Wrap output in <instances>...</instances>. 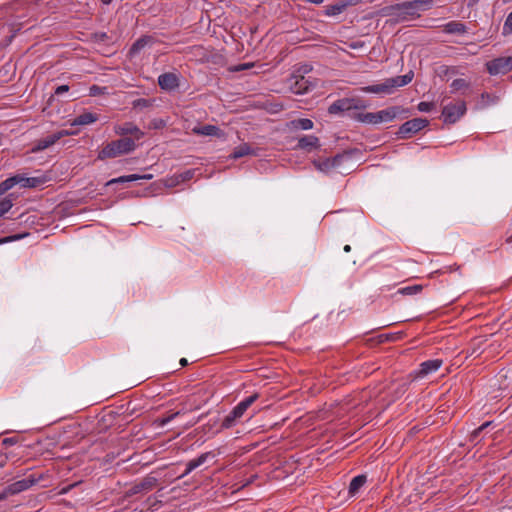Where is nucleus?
<instances>
[{
	"label": "nucleus",
	"mask_w": 512,
	"mask_h": 512,
	"mask_svg": "<svg viewBox=\"0 0 512 512\" xmlns=\"http://www.w3.org/2000/svg\"><path fill=\"white\" fill-rule=\"evenodd\" d=\"M157 483V478L149 475L145 477L141 482L133 485L132 488L130 489V494L134 495L143 491H150L157 485Z\"/></svg>",
	"instance_id": "2eb2a0df"
},
{
	"label": "nucleus",
	"mask_w": 512,
	"mask_h": 512,
	"mask_svg": "<svg viewBox=\"0 0 512 512\" xmlns=\"http://www.w3.org/2000/svg\"><path fill=\"white\" fill-rule=\"evenodd\" d=\"M450 87L451 93H457L462 91V94H465L464 91L470 89L471 83L464 78H458L452 81Z\"/></svg>",
	"instance_id": "bb28decb"
},
{
	"label": "nucleus",
	"mask_w": 512,
	"mask_h": 512,
	"mask_svg": "<svg viewBox=\"0 0 512 512\" xmlns=\"http://www.w3.org/2000/svg\"><path fill=\"white\" fill-rule=\"evenodd\" d=\"M23 237H24V235L8 236V237L0 239V244L12 242V241H15V240H19V239H21Z\"/></svg>",
	"instance_id": "a18cd8bd"
},
{
	"label": "nucleus",
	"mask_w": 512,
	"mask_h": 512,
	"mask_svg": "<svg viewBox=\"0 0 512 512\" xmlns=\"http://www.w3.org/2000/svg\"><path fill=\"white\" fill-rule=\"evenodd\" d=\"M136 149L134 139L129 137H122L120 139L111 141L104 146L98 153L97 158L99 160H105L109 158H116L121 155L129 154Z\"/></svg>",
	"instance_id": "20e7f679"
},
{
	"label": "nucleus",
	"mask_w": 512,
	"mask_h": 512,
	"mask_svg": "<svg viewBox=\"0 0 512 512\" xmlns=\"http://www.w3.org/2000/svg\"><path fill=\"white\" fill-rule=\"evenodd\" d=\"M215 456V453L212 451L202 453L197 458L190 460L186 466L193 471L194 469L204 464L209 458H214Z\"/></svg>",
	"instance_id": "412c9836"
},
{
	"label": "nucleus",
	"mask_w": 512,
	"mask_h": 512,
	"mask_svg": "<svg viewBox=\"0 0 512 512\" xmlns=\"http://www.w3.org/2000/svg\"><path fill=\"white\" fill-rule=\"evenodd\" d=\"M3 443L6 444V445H11V444L15 443V440L13 438H5L3 440Z\"/></svg>",
	"instance_id": "13d9d810"
},
{
	"label": "nucleus",
	"mask_w": 512,
	"mask_h": 512,
	"mask_svg": "<svg viewBox=\"0 0 512 512\" xmlns=\"http://www.w3.org/2000/svg\"><path fill=\"white\" fill-rule=\"evenodd\" d=\"M179 363H180V365H181L182 367H184V366H187V365H188V361H187V359H186V358H181V359H180V361H179Z\"/></svg>",
	"instance_id": "052dcab7"
},
{
	"label": "nucleus",
	"mask_w": 512,
	"mask_h": 512,
	"mask_svg": "<svg viewBox=\"0 0 512 512\" xmlns=\"http://www.w3.org/2000/svg\"><path fill=\"white\" fill-rule=\"evenodd\" d=\"M104 37H106V34H105V33H103L102 35H100V38H104Z\"/></svg>",
	"instance_id": "0e129e2a"
},
{
	"label": "nucleus",
	"mask_w": 512,
	"mask_h": 512,
	"mask_svg": "<svg viewBox=\"0 0 512 512\" xmlns=\"http://www.w3.org/2000/svg\"><path fill=\"white\" fill-rule=\"evenodd\" d=\"M413 76V72L410 71L405 75L387 78L382 83L362 87L361 91L371 94L390 95L394 93L396 89L409 84Z\"/></svg>",
	"instance_id": "f03ea898"
},
{
	"label": "nucleus",
	"mask_w": 512,
	"mask_h": 512,
	"mask_svg": "<svg viewBox=\"0 0 512 512\" xmlns=\"http://www.w3.org/2000/svg\"><path fill=\"white\" fill-rule=\"evenodd\" d=\"M97 120H98L97 114L91 113V112H85V113H82V114L78 115L77 117H75L71 121V125L72 126H83V125L92 124V123L96 122Z\"/></svg>",
	"instance_id": "aec40b11"
},
{
	"label": "nucleus",
	"mask_w": 512,
	"mask_h": 512,
	"mask_svg": "<svg viewBox=\"0 0 512 512\" xmlns=\"http://www.w3.org/2000/svg\"><path fill=\"white\" fill-rule=\"evenodd\" d=\"M312 70V66L310 64H301L293 73L305 74L309 73Z\"/></svg>",
	"instance_id": "37998d69"
},
{
	"label": "nucleus",
	"mask_w": 512,
	"mask_h": 512,
	"mask_svg": "<svg viewBox=\"0 0 512 512\" xmlns=\"http://www.w3.org/2000/svg\"><path fill=\"white\" fill-rule=\"evenodd\" d=\"M72 134H74V133L73 132H69L67 130H61V131H58V132L53 133L51 135H48L47 137L39 139L36 142V145L33 148V151L45 150V149L49 148L50 146L54 145L62 137L68 136V135H72Z\"/></svg>",
	"instance_id": "9d476101"
},
{
	"label": "nucleus",
	"mask_w": 512,
	"mask_h": 512,
	"mask_svg": "<svg viewBox=\"0 0 512 512\" xmlns=\"http://www.w3.org/2000/svg\"><path fill=\"white\" fill-rule=\"evenodd\" d=\"M194 176V171L193 170H187L185 172H182L178 175H175L173 178H171L169 180V182L167 183L168 186H174L180 182H185V181H188L190 180L192 177Z\"/></svg>",
	"instance_id": "7c9ffc66"
},
{
	"label": "nucleus",
	"mask_w": 512,
	"mask_h": 512,
	"mask_svg": "<svg viewBox=\"0 0 512 512\" xmlns=\"http://www.w3.org/2000/svg\"><path fill=\"white\" fill-rule=\"evenodd\" d=\"M193 133L197 135L213 136L217 138H221L224 136V132L215 125H203L194 127Z\"/></svg>",
	"instance_id": "dca6fc26"
},
{
	"label": "nucleus",
	"mask_w": 512,
	"mask_h": 512,
	"mask_svg": "<svg viewBox=\"0 0 512 512\" xmlns=\"http://www.w3.org/2000/svg\"><path fill=\"white\" fill-rule=\"evenodd\" d=\"M345 9V4L341 0H337L334 4L326 7L325 14L327 16H336L341 14Z\"/></svg>",
	"instance_id": "c756f323"
},
{
	"label": "nucleus",
	"mask_w": 512,
	"mask_h": 512,
	"mask_svg": "<svg viewBox=\"0 0 512 512\" xmlns=\"http://www.w3.org/2000/svg\"><path fill=\"white\" fill-rule=\"evenodd\" d=\"M39 481V478L30 475L29 477L16 481L6 487V493H10V495H15L21 493L33 485H35Z\"/></svg>",
	"instance_id": "f8f14e48"
},
{
	"label": "nucleus",
	"mask_w": 512,
	"mask_h": 512,
	"mask_svg": "<svg viewBox=\"0 0 512 512\" xmlns=\"http://www.w3.org/2000/svg\"><path fill=\"white\" fill-rule=\"evenodd\" d=\"M349 46L352 49H358V48L363 46V43L359 42V41L358 42H352Z\"/></svg>",
	"instance_id": "603ef678"
},
{
	"label": "nucleus",
	"mask_w": 512,
	"mask_h": 512,
	"mask_svg": "<svg viewBox=\"0 0 512 512\" xmlns=\"http://www.w3.org/2000/svg\"><path fill=\"white\" fill-rule=\"evenodd\" d=\"M466 111V103L463 100L449 103L442 109L443 122L446 124H454L465 115Z\"/></svg>",
	"instance_id": "423d86ee"
},
{
	"label": "nucleus",
	"mask_w": 512,
	"mask_h": 512,
	"mask_svg": "<svg viewBox=\"0 0 512 512\" xmlns=\"http://www.w3.org/2000/svg\"><path fill=\"white\" fill-rule=\"evenodd\" d=\"M137 178H138V174H131V175L120 176L118 178H113V179L109 180L106 183V185L110 186V185H113V184H116V183L133 182V181H137Z\"/></svg>",
	"instance_id": "2f4dec72"
},
{
	"label": "nucleus",
	"mask_w": 512,
	"mask_h": 512,
	"mask_svg": "<svg viewBox=\"0 0 512 512\" xmlns=\"http://www.w3.org/2000/svg\"><path fill=\"white\" fill-rule=\"evenodd\" d=\"M344 4H345V7L347 8L348 6H352V5H356L358 3H360L361 0H341Z\"/></svg>",
	"instance_id": "8fccbe9b"
},
{
	"label": "nucleus",
	"mask_w": 512,
	"mask_h": 512,
	"mask_svg": "<svg viewBox=\"0 0 512 512\" xmlns=\"http://www.w3.org/2000/svg\"><path fill=\"white\" fill-rule=\"evenodd\" d=\"M158 85L162 90L173 91L179 86V78L175 73H163L158 77Z\"/></svg>",
	"instance_id": "4468645a"
},
{
	"label": "nucleus",
	"mask_w": 512,
	"mask_h": 512,
	"mask_svg": "<svg viewBox=\"0 0 512 512\" xmlns=\"http://www.w3.org/2000/svg\"><path fill=\"white\" fill-rule=\"evenodd\" d=\"M252 67V64H241L235 68V71H242Z\"/></svg>",
	"instance_id": "3c124183"
},
{
	"label": "nucleus",
	"mask_w": 512,
	"mask_h": 512,
	"mask_svg": "<svg viewBox=\"0 0 512 512\" xmlns=\"http://www.w3.org/2000/svg\"><path fill=\"white\" fill-rule=\"evenodd\" d=\"M192 472V470H190L187 466L185 468V471L178 477V478H184L186 477L188 474H190Z\"/></svg>",
	"instance_id": "4d7b16f0"
},
{
	"label": "nucleus",
	"mask_w": 512,
	"mask_h": 512,
	"mask_svg": "<svg viewBox=\"0 0 512 512\" xmlns=\"http://www.w3.org/2000/svg\"><path fill=\"white\" fill-rule=\"evenodd\" d=\"M186 411H187V410L183 408V409H181V410H178V411H176V412H174V413L170 414L168 417H166V418L162 419L161 424H162V425H166V424H168L169 422H171L173 419H175V418H176V417H178L179 415L186 413Z\"/></svg>",
	"instance_id": "ea45409f"
},
{
	"label": "nucleus",
	"mask_w": 512,
	"mask_h": 512,
	"mask_svg": "<svg viewBox=\"0 0 512 512\" xmlns=\"http://www.w3.org/2000/svg\"><path fill=\"white\" fill-rule=\"evenodd\" d=\"M442 30L444 33H447V34L462 35L467 32V26L460 21L453 20V21H450V22L442 25Z\"/></svg>",
	"instance_id": "a211bd4d"
},
{
	"label": "nucleus",
	"mask_w": 512,
	"mask_h": 512,
	"mask_svg": "<svg viewBox=\"0 0 512 512\" xmlns=\"http://www.w3.org/2000/svg\"><path fill=\"white\" fill-rule=\"evenodd\" d=\"M259 398L258 393H253L252 395L246 397L241 400L234 408L238 410V412L242 415L247 411V409Z\"/></svg>",
	"instance_id": "a878e982"
},
{
	"label": "nucleus",
	"mask_w": 512,
	"mask_h": 512,
	"mask_svg": "<svg viewBox=\"0 0 512 512\" xmlns=\"http://www.w3.org/2000/svg\"><path fill=\"white\" fill-rule=\"evenodd\" d=\"M429 121L425 118H414L403 123L396 135L399 139H407L427 127Z\"/></svg>",
	"instance_id": "0eeeda50"
},
{
	"label": "nucleus",
	"mask_w": 512,
	"mask_h": 512,
	"mask_svg": "<svg viewBox=\"0 0 512 512\" xmlns=\"http://www.w3.org/2000/svg\"><path fill=\"white\" fill-rule=\"evenodd\" d=\"M152 105H153V100L146 99V98H138L132 102L133 109H139V110L149 108Z\"/></svg>",
	"instance_id": "f704fd0d"
},
{
	"label": "nucleus",
	"mask_w": 512,
	"mask_h": 512,
	"mask_svg": "<svg viewBox=\"0 0 512 512\" xmlns=\"http://www.w3.org/2000/svg\"><path fill=\"white\" fill-rule=\"evenodd\" d=\"M490 75L506 74L512 70V56L498 57L486 63Z\"/></svg>",
	"instance_id": "6e6552de"
},
{
	"label": "nucleus",
	"mask_w": 512,
	"mask_h": 512,
	"mask_svg": "<svg viewBox=\"0 0 512 512\" xmlns=\"http://www.w3.org/2000/svg\"><path fill=\"white\" fill-rule=\"evenodd\" d=\"M8 496H11L10 493H6V488L0 493V501L5 500Z\"/></svg>",
	"instance_id": "5fc2aeb1"
},
{
	"label": "nucleus",
	"mask_w": 512,
	"mask_h": 512,
	"mask_svg": "<svg viewBox=\"0 0 512 512\" xmlns=\"http://www.w3.org/2000/svg\"><path fill=\"white\" fill-rule=\"evenodd\" d=\"M358 105L356 104V100L353 98H342L335 102H333L328 107L329 114H340L345 111H350L353 109H358Z\"/></svg>",
	"instance_id": "9b49d317"
},
{
	"label": "nucleus",
	"mask_w": 512,
	"mask_h": 512,
	"mask_svg": "<svg viewBox=\"0 0 512 512\" xmlns=\"http://www.w3.org/2000/svg\"><path fill=\"white\" fill-rule=\"evenodd\" d=\"M151 42V37L143 36L137 39L130 48L129 53L131 55H135L139 53L145 46H147Z\"/></svg>",
	"instance_id": "c85d7f7f"
},
{
	"label": "nucleus",
	"mask_w": 512,
	"mask_h": 512,
	"mask_svg": "<svg viewBox=\"0 0 512 512\" xmlns=\"http://www.w3.org/2000/svg\"><path fill=\"white\" fill-rule=\"evenodd\" d=\"M153 175L152 174H144V175H139L138 174V178L137 180H140V179H146V180H150L152 179Z\"/></svg>",
	"instance_id": "864d4df0"
},
{
	"label": "nucleus",
	"mask_w": 512,
	"mask_h": 512,
	"mask_svg": "<svg viewBox=\"0 0 512 512\" xmlns=\"http://www.w3.org/2000/svg\"><path fill=\"white\" fill-rule=\"evenodd\" d=\"M480 0H468V7H473L475 6Z\"/></svg>",
	"instance_id": "bf43d9fd"
},
{
	"label": "nucleus",
	"mask_w": 512,
	"mask_h": 512,
	"mask_svg": "<svg viewBox=\"0 0 512 512\" xmlns=\"http://www.w3.org/2000/svg\"><path fill=\"white\" fill-rule=\"evenodd\" d=\"M203 418V415L197 417L196 419H194L193 421H191L188 425V427H192L194 426L195 424H197L201 419Z\"/></svg>",
	"instance_id": "6e6d98bb"
},
{
	"label": "nucleus",
	"mask_w": 512,
	"mask_h": 512,
	"mask_svg": "<svg viewBox=\"0 0 512 512\" xmlns=\"http://www.w3.org/2000/svg\"><path fill=\"white\" fill-rule=\"evenodd\" d=\"M343 250H344L346 253H348V252H350V251H351V246H350V245H345V246H344V248H343Z\"/></svg>",
	"instance_id": "680f3d73"
},
{
	"label": "nucleus",
	"mask_w": 512,
	"mask_h": 512,
	"mask_svg": "<svg viewBox=\"0 0 512 512\" xmlns=\"http://www.w3.org/2000/svg\"><path fill=\"white\" fill-rule=\"evenodd\" d=\"M105 90H106L105 87H100L98 85H92L89 88V95L90 96H98L100 94H103L105 92Z\"/></svg>",
	"instance_id": "79ce46f5"
},
{
	"label": "nucleus",
	"mask_w": 512,
	"mask_h": 512,
	"mask_svg": "<svg viewBox=\"0 0 512 512\" xmlns=\"http://www.w3.org/2000/svg\"><path fill=\"white\" fill-rule=\"evenodd\" d=\"M512 33V11L508 14L506 17V20L503 25L502 34L503 35H509Z\"/></svg>",
	"instance_id": "4c0bfd02"
},
{
	"label": "nucleus",
	"mask_w": 512,
	"mask_h": 512,
	"mask_svg": "<svg viewBox=\"0 0 512 512\" xmlns=\"http://www.w3.org/2000/svg\"><path fill=\"white\" fill-rule=\"evenodd\" d=\"M443 364L441 359H430L422 362L416 372V377L424 378L432 373H435Z\"/></svg>",
	"instance_id": "ddd939ff"
},
{
	"label": "nucleus",
	"mask_w": 512,
	"mask_h": 512,
	"mask_svg": "<svg viewBox=\"0 0 512 512\" xmlns=\"http://www.w3.org/2000/svg\"><path fill=\"white\" fill-rule=\"evenodd\" d=\"M341 159H342V157H341V156H339V155L335 156V157H334V158H332V159H326L325 161H323V162L319 165V168H320L321 170H325V171H327V170H329V169H331V168L336 167V166L339 164V162L341 161Z\"/></svg>",
	"instance_id": "72a5a7b5"
},
{
	"label": "nucleus",
	"mask_w": 512,
	"mask_h": 512,
	"mask_svg": "<svg viewBox=\"0 0 512 512\" xmlns=\"http://www.w3.org/2000/svg\"><path fill=\"white\" fill-rule=\"evenodd\" d=\"M492 421H487L485 423H483L482 425H480L477 429H475L473 431V433L471 434V439L473 441L477 440V437L479 436V434L484 431L485 429H487L489 426L492 425Z\"/></svg>",
	"instance_id": "58836bf2"
},
{
	"label": "nucleus",
	"mask_w": 512,
	"mask_h": 512,
	"mask_svg": "<svg viewBox=\"0 0 512 512\" xmlns=\"http://www.w3.org/2000/svg\"><path fill=\"white\" fill-rule=\"evenodd\" d=\"M69 91V86L68 85H60L58 86L56 89H55V94L56 95H61L65 92H68Z\"/></svg>",
	"instance_id": "de8ad7c7"
},
{
	"label": "nucleus",
	"mask_w": 512,
	"mask_h": 512,
	"mask_svg": "<svg viewBox=\"0 0 512 512\" xmlns=\"http://www.w3.org/2000/svg\"><path fill=\"white\" fill-rule=\"evenodd\" d=\"M422 289H423L422 285L415 284V285L400 288L398 290V293L402 294V295H415V294L420 293L422 291Z\"/></svg>",
	"instance_id": "473e14b6"
},
{
	"label": "nucleus",
	"mask_w": 512,
	"mask_h": 512,
	"mask_svg": "<svg viewBox=\"0 0 512 512\" xmlns=\"http://www.w3.org/2000/svg\"><path fill=\"white\" fill-rule=\"evenodd\" d=\"M13 206V202L9 197L0 201V217L7 213Z\"/></svg>",
	"instance_id": "e433bc0d"
},
{
	"label": "nucleus",
	"mask_w": 512,
	"mask_h": 512,
	"mask_svg": "<svg viewBox=\"0 0 512 512\" xmlns=\"http://www.w3.org/2000/svg\"><path fill=\"white\" fill-rule=\"evenodd\" d=\"M365 475L355 476L349 484V494L355 495L366 483Z\"/></svg>",
	"instance_id": "cd10ccee"
},
{
	"label": "nucleus",
	"mask_w": 512,
	"mask_h": 512,
	"mask_svg": "<svg viewBox=\"0 0 512 512\" xmlns=\"http://www.w3.org/2000/svg\"><path fill=\"white\" fill-rule=\"evenodd\" d=\"M313 126V121L308 118L295 119L288 123L289 128L296 130H310Z\"/></svg>",
	"instance_id": "5701e85b"
},
{
	"label": "nucleus",
	"mask_w": 512,
	"mask_h": 512,
	"mask_svg": "<svg viewBox=\"0 0 512 512\" xmlns=\"http://www.w3.org/2000/svg\"><path fill=\"white\" fill-rule=\"evenodd\" d=\"M247 155H256V153L249 146V144L243 143V144L235 147V149L230 157L233 159H239V158L247 156Z\"/></svg>",
	"instance_id": "393cba45"
},
{
	"label": "nucleus",
	"mask_w": 512,
	"mask_h": 512,
	"mask_svg": "<svg viewBox=\"0 0 512 512\" xmlns=\"http://www.w3.org/2000/svg\"><path fill=\"white\" fill-rule=\"evenodd\" d=\"M433 0H412L397 3L387 7L388 15H394L402 20L419 17L420 11H426L432 8Z\"/></svg>",
	"instance_id": "f257e3e1"
},
{
	"label": "nucleus",
	"mask_w": 512,
	"mask_h": 512,
	"mask_svg": "<svg viewBox=\"0 0 512 512\" xmlns=\"http://www.w3.org/2000/svg\"><path fill=\"white\" fill-rule=\"evenodd\" d=\"M102 4L109 5L113 0H100Z\"/></svg>",
	"instance_id": "e2e57ef3"
},
{
	"label": "nucleus",
	"mask_w": 512,
	"mask_h": 512,
	"mask_svg": "<svg viewBox=\"0 0 512 512\" xmlns=\"http://www.w3.org/2000/svg\"><path fill=\"white\" fill-rule=\"evenodd\" d=\"M114 132L119 136H134L135 140H140L144 136V132L139 129L137 125L132 122H125L123 124H117L114 126Z\"/></svg>",
	"instance_id": "1a4fd4ad"
},
{
	"label": "nucleus",
	"mask_w": 512,
	"mask_h": 512,
	"mask_svg": "<svg viewBox=\"0 0 512 512\" xmlns=\"http://www.w3.org/2000/svg\"><path fill=\"white\" fill-rule=\"evenodd\" d=\"M287 84L291 92L294 94H306L316 87V81L302 74L292 73L287 80Z\"/></svg>",
	"instance_id": "39448f33"
},
{
	"label": "nucleus",
	"mask_w": 512,
	"mask_h": 512,
	"mask_svg": "<svg viewBox=\"0 0 512 512\" xmlns=\"http://www.w3.org/2000/svg\"><path fill=\"white\" fill-rule=\"evenodd\" d=\"M16 178V185H20L23 188H35L44 183V179L40 177H26L22 174L14 175Z\"/></svg>",
	"instance_id": "f3484780"
},
{
	"label": "nucleus",
	"mask_w": 512,
	"mask_h": 512,
	"mask_svg": "<svg viewBox=\"0 0 512 512\" xmlns=\"http://www.w3.org/2000/svg\"><path fill=\"white\" fill-rule=\"evenodd\" d=\"M16 178L11 176L0 183V194L7 192L16 185Z\"/></svg>",
	"instance_id": "c9c22d12"
},
{
	"label": "nucleus",
	"mask_w": 512,
	"mask_h": 512,
	"mask_svg": "<svg viewBox=\"0 0 512 512\" xmlns=\"http://www.w3.org/2000/svg\"><path fill=\"white\" fill-rule=\"evenodd\" d=\"M243 415L238 412L237 409L233 408L229 414H227L221 424V427L224 429H229L233 427L237 420L240 419Z\"/></svg>",
	"instance_id": "b1692460"
},
{
	"label": "nucleus",
	"mask_w": 512,
	"mask_h": 512,
	"mask_svg": "<svg viewBox=\"0 0 512 512\" xmlns=\"http://www.w3.org/2000/svg\"><path fill=\"white\" fill-rule=\"evenodd\" d=\"M80 482H75L73 484L66 485L61 488L59 491V494H67L69 491H71L75 486H77Z\"/></svg>",
	"instance_id": "49530a36"
},
{
	"label": "nucleus",
	"mask_w": 512,
	"mask_h": 512,
	"mask_svg": "<svg viewBox=\"0 0 512 512\" xmlns=\"http://www.w3.org/2000/svg\"><path fill=\"white\" fill-rule=\"evenodd\" d=\"M400 338H401V335L399 333H391V334H385V335H380L379 336L380 342L395 341V340H398Z\"/></svg>",
	"instance_id": "a19ab883"
},
{
	"label": "nucleus",
	"mask_w": 512,
	"mask_h": 512,
	"mask_svg": "<svg viewBox=\"0 0 512 512\" xmlns=\"http://www.w3.org/2000/svg\"><path fill=\"white\" fill-rule=\"evenodd\" d=\"M457 73H458L457 68L453 67V66L452 67H446L445 68V72H444L445 75H455Z\"/></svg>",
	"instance_id": "09e8293b"
},
{
	"label": "nucleus",
	"mask_w": 512,
	"mask_h": 512,
	"mask_svg": "<svg viewBox=\"0 0 512 512\" xmlns=\"http://www.w3.org/2000/svg\"><path fill=\"white\" fill-rule=\"evenodd\" d=\"M215 456V453L212 451L202 453L197 458L190 460L186 466L193 471L194 469L204 464L209 458H214Z\"/></svg>",
	"instance_id": "4be33fe9"
},
{
	"label": "nucleus",
	"mask_w": 512,
	"mask_h": 512,
	"mask_svg": "<svg viewBox=\"0 0 512 512\" xmlns=\"http://www.w3.org/2000/svg\"><path fill=\"white\" fill-rule=\"evenodd\" d=\"M297 146L300 149L311 151L319 147V139L314 135H305L299 138Z\"/></svg>",
	"instance_id": "6ab92c4d"
},
{
	"label": "nucleus",
	"mask_w": 512,
	"mask_h": 512,
	"mask_svg": "<svg viewBox=\"0 0 512 512\" xmlns=\"http://www.w3.org/2000/svg\"><path fill=\"white\" fill-rule=\"evenodd\" d=\"M420 112H429L433 108V103L422 101L417 105Z\"/></svg>",
	"instance_id": "c03bdc74"
},
{
	"label": "nucleus",
	"mask_w": 512,
	"mask_h": 512,
	"mask_svg": "<svg viewBox=\"0 0 512 512\" xmlns=\"http://www.w3.org/2000/svg\"><path fill=\"white\" fill-rule=\"evenodd\" d=\"M408 114L409 110L406 108L401 106H391L377 112L359 113L357 115V120L363 123L376 125L383 122H392L397 117L402 115L407 116Z\"/></svg>",
	"instance_id": "7ed1b4c3"
}]
</instances>
